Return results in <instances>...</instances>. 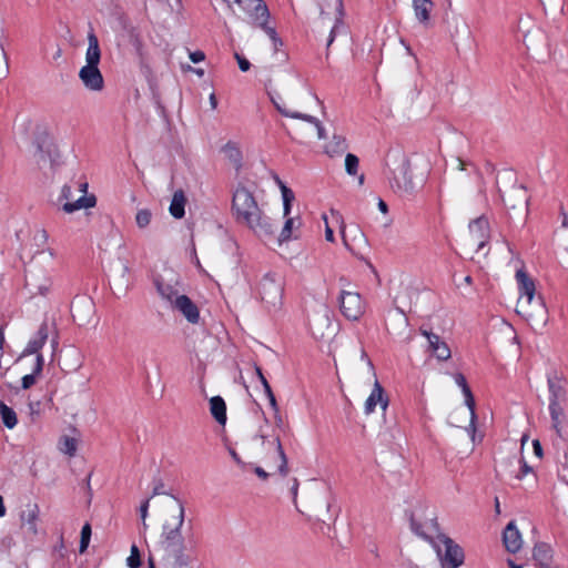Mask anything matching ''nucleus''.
Returning a JSON list of instances; mask_svg holds the SVG:
<instances>
[{
	"instance_id": "nucleus-47",
	"label": "nucleus",
	"mask_w": 568,
	"mask_h": 568,
	"mask_svg": "<svg viewBox=\"0 0 568 568\" xmlns=\"http://www.w3.org/2000/svg\"><path fill=\"white\" fill-rule=\"evenodd\" d=\"M272 102L274 104V106L276 108V110L284 116H287V118H293L292 114H296L297 112H292L290 111L288 109L284 108L283 105L280 104V102H277L274 98H272Z\"/></svg>"
},
{
	"instance_id": "nucleus-7",
	"label": "nucleus",
	"mask_w": 568,
	"mask_h": 568,
	"mask_svg": "<svg viewBox=\"0 0 568 568\" xmlns=\"http://www.w3.org/2000/svg\"><path fill=\"white\" fill-rule=\"evenodd\" d=\"M72 199V191L70 185H64L61 190V194L59 196V202L65 201L62 205V210L65 213H73L77 210L80 209H89L93 207L97 203V199L94 195H82L77 201L71 202Z\"/></svg>"
},
{
	"instance_id": "nucleus-35",
	"label": "nucleus",
	"mask_w": 568,
	"mask_h": 568,
	"mask_svg": "<svg viewBox=\"0 0 568 568\" xmlns=\"http://www.w3.org/2000/svg\"><path fill=\"white\" fill-rule=\"evenodd\" d=\"M273 443L275 444L276 446V450H277V454H278V457L281 459V464L278 466V473L285 477L287 474H288V466H287V457L284 453V449L282 447V444H281V440L278 437H275Z\"/></svg>"
},
{
	"instance_id": "nucleus-33",
	"label": "nucleus",
	"mask_w": 568,
	"mask_h": 568,
	"mask_svg": "<svg viewBox=\"0 0 568 568\" xmlns=\"http://www.w3.org/2000/svg\"><path fill=\"white\" fill-rule=\"evenodd\" d=\"M347 149L346 139L334 134L332 141L326 145V153L329 155L339 154Z\"/></svg>"
},
{
	"instance_id": "nucleus-57",
	"label": "nucleus",
	"mask_w": 568,
	"mask_h": 568,
	"mask_svg": "<svg viewBox=\"0 0 568 568\" xmlns=\"http://www.w3.org/2000/svg\"><path fill=\"white\" fill-rule=\"evenodd\" d=\"M210 104L213 110L216 109V106H217V99L214 93H211V95H210Z\"/></svg>"
},
{
	"instance_id": "nucleus-31",
	"label": "nucleus",
	"mask_w": 568,
	"mask_h": 568,
	"mask_svg": "<svg viewBox=\"0 0 568 568\" xmlns=\"http://www.w3.org/2000/svg\"><path fill=\"white\" fill-rule=\"evenodd\" d=\"M278 184L283 199V215L284 217H287L291 214L292 203L295 200V194L282 181H278Z\"/></svg>"
},
{
	"instance_id": "nucleus-32",
	"label": "nucleus",
	"mask_w": 568,
	"mask_h": 568,
	"mask_svg": "<svg viewBox=\"0 0 568 568\" xmlns=\"http://www.w3.org/2000/svg\"><path fill=\"white\" fill-rule=\"evenodd\" d=\"M223 152L225 153L226 158L234 164L235 168L239 169L241 166L242 153L235 143L227 142L223 148Z\"/></svg>"
},
{
	"instance_id": "nucleus-23",
	"label": "nucleus",
	"mask_w": 568,
	"mask_h": 568,
	"mask_svg": "<svg viewBox=\"0 0 568 568\" xmlns=\"http://www.w3.org/2000/svg\"><path fill=\"white\" fill-rule=\"evenodd\" d=\"M186 196L183 190H176L169 207L171 215L174 219H182L185 214Z\"/></svg>"
},
{
	"instance_id": "nucleus-61",
	"label": "nucleus",
	"mask_w": 568,
	"mask_h": 568,
	"mask_svg": "<svg viewBox=\"0 0 568 568\" xmlns=\"http://www.w3.org/2000/svg\"><path fill=\"white\" fill-rule=\"evenodd\" d=\"M6 515V507L3 504V498L0 496V517H3Z\"/></svg>"
},
{
	"instance_id": "nucleus-49",
	"label": "nucleus",
	"mask_w": 568,
	"mask_h": 568,
	"mask_svg": "<svg viewBox=\"0 0 568 568\" xmlns=\"http://www.w3.org/2000/svg\"><path fill=\"white\" fill-rule=\"evenodd\" d=\"M43 365H44L43 356L41 354H38L32 374H34L36 376L40 375L43 369Z\"/></svg>"
},
{
	"instance_id": "nucleus-5",
	"label": "nucleus",
	"mask_w": 568,
	"mask_h": 568,
	"mask_svg": "<svg viewBox=\"0 0 568 568\" xmlns=\"http://www.w3.org/2000/svg\"><path fill=\"white\" fill-rule=\"evenodd\" d=\"M339 308L347 320L357 321L365 312V304L358 293L342 291L339 295Z\"/></svg>"
},
{
	"instance_id": "nucleus-64",
	"label": "nucleus",
	"mask_w": 568,
	"mask_h": 568,
	"mask_svg": "<svg viewBox=\"0 0 568 568\" xmlns=\"http://www.w3.org/2000/svg\"><path fill=\"white\" fill-rule=\"evenodd\" d=\"M148 568H155L154 560L151 557L148 560Z\"/></svg>"
},
{
	"instance_id": "nucleus-27",
	"label": "nucleus",
	"mask_w": 568,
	"mask_h": 568,
	"mask_svg": "<svg viewBox=\"0 0 568 568\" xmlns=\"http://www.w3.org/2000/svg\"><path fill=\"white\" fill-rule=\"evenodd\" d=\"M39 516V507L37 504H29L27 510L21 514V521L30 531L37 534V520Z\"/></svg>"
},
{
	"instance_id": "nucleus-36",
	"label": "nucleus",
	"mask_w": 568,
	"mask_h": 568,
	"mask_svg": "<svg viewBox=\"0 0 568 568\" xmlns=\"http://www.w3.org/2000/svg\"><path fill=\"white\" fill-rule=\"evenodd\" d=\"M60 450L69 456H73L77 452V440L69 436L60 439Z\"/></svg>"
},
{
	"instance_id": "nucleus-14",
	"label": "nucleus",
	"mask_w": 568,
	"mask_h": 568,
	"mask_svg": "<svg viewBox=\"0 0 568 568\" xmlns=\"http://www.w3.org/2000/svg\"><path fill=\"white\" fill-rule=\"evenodd\" d=\"M174 310H178L182 315L192 324L199 323L200 311L195 303L186 295L176 296L172 304Z\"/></svg>"
},
{
	"instance_id": "nucleus-24",
	"label": "nucleus",
	"mask_w": 568,
	"mask_h": 568,
	"mask_svg": "<svg viewBox=\"0 0 568 568\" xmlns=\"http://www.w3.org/2000/svg\"><path fill=\"white\" fill-rule=\"evenodd\" d=\"M210 412L220 425L226 423V404L221 396H214L210 399Z\"/></svg>"
},
{
	"instance_id": "nucleus-28",
	"label": "nucleus",
	"mask_w": 568,
	"mask_h": 568,
	"mask_svg": "<svg viewBox=\"0 0 568 568\" xmlns=\"http://www.w3.org/2000/svg\"><path fill=\"white\" fill-rule=\"evenodd\" d=\"M552 549L546 542H538L534 547L532 557L539 562L540 568L548 566V561L551 559Z\"/></svg>"
},
{
	"instance_id": "nucleus-1",
	"label": "nucleus",
	"mask_w": 568,
	"mask_h": 568,
	"mask_svg": "<svg viewBox=\"0 0 568 568\" xmlns=\"http://www.w3.org/2000/svg\"><path fill=\"white\" fill-rule=\"evenodd\" d=\"M232 213L237 223L248 226L260 237L275 233L276 226L260 209L253 193L245 186H237L233 192Z\"/></svg>"
},
{
	"instance_id": "nucleus-8",
	"label": "nucleus",
	"mask_w": 568,
	"mask_h": 568,
	"mask_svg": "<svg viewBox=\"0 0 568 568\" xmlns=\"http://www.w3.org/2000/svg\"><path fill=\"white\" fill-rule=\"evenodd\" d=\"M454 379H455V383L462 388L463 395L465 397V405L468 407V409L470 412V424H469V427L467 428V430L470 433L471 439L475 440V434H476L475 423L477 419V415L475 412L476 404H475L474 395L471 393L470 387L467 384V381H466V377L464 376V374L456 373L454 375Z\"/></svg>"
},
{
	"instance_id": "nucleus-50",
	"label": "nucleus",
	"mask_w": 568,
	"mask_h": 568,
	"mask_svg": "<svg viewBox=\"0 0 568 568\" xmlns=\"http://www.w3.org/2000/svg\"><path fill=\"white\" fill-rule=\"evenodd\" d=\"M190 59L193 63H199L205 59V54L203 51L196 50L190 53Z\"/></svg>"
},
{
	"instance_id": "nucleus-4",
	"label": "nucleus",
	"mask_w": 568,
	"mask_h": 568,
	"mask_svg": "<svg viewBox=\"0 0 568 568\" xmlns=\"http://www.w3.org/2000/svg\"><path fill=\"white\" fill-rule=\"evenodd\" d=\"M444 545L445 551L437 547V555L440 559L443 568H458L464 564L465 555L463 548L457 545L452 538L442 535L439 537Z\"/></svg>"
},
{
	"instance_id": "nucleus-58",
	"label": "nucleus",
	"mask_w": 568,
	"mask_h": 568,
	"mask_svg": "<svg viewBox=\"0 0 568 568\" xmlns=\"http://www.w3.org/2000/svg\"><path fill=\"white\" fill-rule=\"evenodd\" d=\"M297 489H298V481H297L296 478H294L293 479V486L291 488V491H292L294 497L297 495Z\"/></svg>"
},
{
	"instance_id": "nucleus-41",
	"label": "nucleus",
	"mask_w": 568,
	"mask_h": 568,
	"mask_svg": "<svg viewBox=\"0 0 568 568\" xmlns=\"http://www.w3.org/2000/svg\"><path fill=\"white\" fill-rule=\"evenodd\" d=\"M536 313L532 314V313H528L527 312V315L529 317H537L539 321H541L542 323H545L547 321V310L545 307V304L542 302V298L540 296H538L536 298Z\"/></svg>"
},
{
	"instance_id": "nucleus-20",
	"label": "nucleus",
	"mask_w": 568,
	"mask_h": 568,
	"mask_svg": "<svg viewBox=\"0 0 568 568\" xmlns=\"http://www.w3.org/2000/svg\"><path fill=\"white\" fill-rule=\"evenodd\" d=\"M101 60V50L99 45V39L95 36L93 29L88 33V49L85 52L87 64L99 65Z\"/></svg>"
},
{
	"instance_id": "nucleus-54",
	"label": "nucleus",
	"mask_w": 568,
	"mask_h": 568,
	"mask_svg": "<svg viewBox=\"0 0 568 568\" xmlns=\"http://www.w3.org/2000/svg\"><path fill=\"white\" fill-rule=\"evenodd\" d=\"M534 453L538 457H542V447L538 439L532 440Z\"/></svg>"
},
{
	"instance_id": "nucleus-17",
	"label": "nucleus",
	"mask_w": 568,
	"mask_h": 568,
	"mask_svg": "<svg viewBox=\"0 0 568 568\" xmlns=\"http://www.w3.org/2000/svg\"><path fill=\"white\" fill-rule=\"evenodd\" d=\"M547 384L549 403H565L567 394L561 378L557 374L548 375Z\"/></svg>"
},
{
	"instance_id": "nucleus-30",
	"label": "nucleus",
	"mask_w": 568,
	"mask_h": 568,
	"mask_svg": "<svg viewBox=\"0 0 568 568\" xmlns=\"http://www.w3.org/2000/svg\"><path fill=\"white\" fill-rule=\"evenodd\" d=\"M0 416H1L3 425L9 429H12L18 423L16 412L1 400H0Z\"/></svg>"
},
{
	"instance_id": "nucleus-44",
	"label": "nucleus",
	"mask_w": 568,
	"mask_h": 568,
	"mask_svg": "<svg viewBox=\"0 0 568 568\" xmlns=\"http://www.w3.org/2000/svg\"><path fill=\"white\" fill-rule=\"evenodd\" d=\"M519 463H520L521 467H520V470L516 474V476H515V477H516L517 479H519V480H520V479H523L527 474L532 473V467H530V466L526 463V460L524 459V457H521V458L519 459Z\"/></svg>"
},
{
	"instance_id": "nucleus-19",
	"label": "nucleus",
	"mask_w": 568,
	"mask_h": 568,
	"mask_svg": "<svg viewBox=\"0 0 568 568\" xmlns=\"http://www.w3.org/2000/svg\"><path fill=\"white\" fill-rule=\"evenodd\" d=\"M488 229L489 223L485 216H479L469 223V231L478 241V250L485 245V239L487 237Z\"/></svg>"
},
{
	"instance_id": "nucleus-3",
	"label": "nucleus",
	"mask_w": 568,
	"mask_h": 568,
	"mask_svg": "<svg viewBox=\"0 0 568 568\" xmlns=\"http://www.w3.org/2000/svg\"><path fill=\"white\" fill-rule=\"evenodd\" d=\"M283 291L282 277L274 272L264 274L258 283L261 300L272 306L281 304Z\"/></svg>"
},
{
	"instance_id": "nucleus-34",
	"label": "nucleus",
	"mask_w": 568,
	"mask_h": 568,
	"mask_svg": "<svg viewBox=\"0 0 568 568\" xmlns=\"http://www.w3.org/2000/svg\"><path fill=\"white\" fill-rule=\"evenodd\" d=\"M292 115H293V119H300V120H303V121H306V122L313 124L317 130V136L320 140L326 139L325 128L322 125L321 121L317 118L310 115V114H305V113H296V114H292Z\"/></svg>"
},
{
	"instance_id": "nucleus-60",
	"label": "nucleus",
	"mask_w": 568,
	"mask_h": 568,
	"mask_svg": "<svg viewBox=\"0 0 568 568\" xmlns=\"http://www.w3.org/2000/svg\"><path fill=\"white\" fill-rule=\"evenodd\" d=\"M3 344H4V332H3V327H0V352H2Z\"/></svg>"
},
{
	"instance_id": "nucleus-42",
	"label": "nucleus",
	"mask_w": 568,
	"mask_h": 568,
	"mask_svg": "<svg viewBox=\"0 0 568 568\" xmlns=\"http://www.w3.org/2000/svg\"><path fill=\"white\" fill-rule=\"evenodd\" d=\"M126 565L130 568H139L141 566V555L135 544L131 546V554L126 559Z\"/></svg>"
},
{
	"instance_id": "nucleus-6",
	"label": "nucleus",
	"mask_w": 568,
	"mask_h": 568,
	"mask_svg": "<svg viewBox=\"0 0 568 568\" xmlns=\"http://www.w3.org/2000/svg\"><path fill=\"white\" fill-rule=\"evenodd\" d=\"M119 23L122 30L120 38L132 45L136 54L141 55L143 49V40L138 27H135L125 14H121L119 17Z\"/></svg>"
},
{
	"instance_id": "nucleus-39",
	"label": "nucleus",
	"mask_w": 568,
	"mask_h": 568,
	"mask_svg": "<svg viewBox=\"0 0 568 568\" xmlns=\"http://www.w3.org/2000/svg\"><path fill=\"white\" fill-rule=\"evenodd\" d=\"M90 539H91V526H90V524L87 523L83 525V527L81 529V539H80V547H79L80 554H83L88 549Z\"/></svg>"
},
{
	"instance_id": "nucleus-48",
	"label": "nucleus",
	"mask_w": 568,
	"mask_h": 568,
	"mask_svg": "<svg viewBox=\"0 0 568 568\" xmlns=\"http://www.w3.org/2000/svg\"><path fill=\"white\" fill-rule=\"evenodd\" d=\"M150 497L142 501L140 506V516L143 521L144 527L145 525V518L148 517V510H149V504H150Z\"/></svg>"
},
{
	"instance_id": "nucleus-29",
	"label": "nucleus",
	"mask_w": 568,
	"mask_h": 568,
	"mask_svg": "<svg viewBox=\"0 0 568 568\" xmlns=\"http://www.w3.org/2000/svg\"><path fill=\"white\" fill-rule=\"evenodd\" d=\"M37 153L40 160L44 161L47 156L50 158V143L49 136L45 132L40 133L33 141Z\"/></svg>"
},
{
	"instance_id": "nucleus-26",
	"label": "nucleus",
	"mask_w": 568,
	"mask_h": 568,
	"mask_svg": "<svg viewBox=\"0 0 568 568\" xmlns=\"http://www.w3.org/2000/svg\"><path fill=\"white\" fill-rule=\"evenodd\" d=\"M564 403H549V414L551 418V426L558 436H561V425L565 420Z\"/></svg>"
},
{
	"instance_id": "nucleus-2",
	"label": "nucleus",
	"mask_w": 568,
	"mask_h": 568,
	"mask_svg": "<svg viewBox=\"0 0 568 568\" xmlns=\"http://www.w3.org/2000/svg\"><path fill=\"white\" fill-rule=\"evenodd\" d=\"M173 498L178 503L179 514H178V516H175L173 518L172 523L166 521L163 525L162 534H161V544H162V547L164 550L175 547V546H180L184 542V539H183V536L181 532V528L183 526L184 515H185L184 505L179 498H176V497H173Z\"/></svg>"
},
{
	"instance_id": "nucleus-55",
	"label": "nucleus",
	"mask_w": 568,
	"mask_h": 568,
	"mask_svg": "<svg viewBox=\"0 0 568 568\" xmlns=\"http://www.w3.org/2000/svg\"><path fill=\"white\" fill-rule=\"evenodd\" d=\"M254 473L263 480L268 478V473H266L262 467H255Z\"/></svg>"
},
{
	"instance_id": "nucleus-63",
	"label": "nucleus",
	"mask_w": 568,
	"mask_h": 568,
	"mask_svg": "<svg viewBox=\"0 0 568 568\" xmlns=\"http://www.w3.org/2000/svg\"><path fill=\"white\" fill-rule=\"evenodd\" d=\"M87 190H88V183L87 182H80L79 183V191L83 192V193H87Z\"/></svg>"
},
{
	"instance_id": "nucleus-53",
	"label": "nucleus",
	"mask_w": 568,
	"mask_h": 568,
	"mask_svg": "<svg viewBox=\"0 0 568 568\" xmlns=\"http://www.w3.org/2000/svg\"><path fill=\"white\" fill-rule=\"evenodd\" d=\"M229 453L231 455V457L233 458V460L241 467H244L245 466V463L241 459V457L239 456V454L236 453L235 449L233 448H229Z\"/></svg>"
},
{
	"instance_id": "nucleus-51",
	"label": "nucleus",
	"mask_w": 568,
	"mask_h": 568,
	"mask_svg": "<svg viewBox=\"0 0 568 568\" xmlns=\"http://www.w3.org/2000/svg\"><path fill=\"white\" fill-rule=\"evenodd\" d=\"M324 221H325V224H326V227H325V239L326 241L328 242H334L335 239H334V232L333 230L329 227L328 223H327V217L326 215L323 216Z\"/></svg>"
},
{
	"instance_id": "nucleus-52",
	"label": "nucleus",
	"mask_w": 568,
	"mask_h": 568,
	"mask_svg": "<svg viewBox=\"0 0 568 568\" xmlns=\"http://www.w3.org/2000/svg\"><path fill=\"white\" fill-rule=\"evenodd\" d=\"M339 28L338 21L332 27L328 39H327V48L334 42L336 32Z\"/></svg>"
},
{
	"instance_id": "nucleus-21",
	"label": "nucleus",
	"mask_w": 568,
	"mask_h": 568,
	"mask_svg": "<svg viewBox=\"0 0 568 568\" xmlns=\"http://www.w3.org/2000/svg\"><path fill=\"white\" fill-rule=\"evenodd\" d=\"M166 555L172 558L173 568H185L191 562V557L185 554L184 542L165 550Z\"/></svg>"
},
{
	"instance_id": "nucleus-22",
	"label": "nucleus",
	"mask_w": 568,
	"mask_h": 568,
	"mask_svg": "<svg viewBox=\"0 0 568 568\" xmlns=\"http://www.w3.org/2000/svg\"><path fill=\"white\" fill-rule=\"evenodd\" d=\"M154 285L156 287L158 293L160 296L170 302L171 305L174 303V300L176 296H181L179 294V290L175 287V285L164 282L162 276H156L154 278Z\"/></svg>"
},
{
	"instance_id": "nucleus-25",
	"label": "nucleus",
	"mask_w": 568,
	"mask_h": 568,
	"mask_svg": "<svg viewBox=\"0 0 568 568\" xmlns=\"http://www.w3.org/2000/svg\"><path fill=\"white\" fill-rule=\"evenodd\" d=\"M415 16L420 23L426 24L430 18L434 3L430 0H412Z\"/></svg>"
},
{
	"instance_id": "nucleus-15",
	"label": "nucleus",
	"mask_w": 568,
	"mask_h": 568,
	"mask_svg": "<svg viewBox=\"0 0 568 568\" xmlns=\"http://www.w3.org/2000/svg\"><path fill=\"white\" fill-rule=\"evenodd\" d=\"M49 337L48 323L44 321L38 328V332L33 338L29 341L21 356H29L32 354H40L39 351L43 347Z\"/></svg>"
},
{
	"instance_id": "nucleus-56",
	"label": "nucleus",
	"mask_w": 568,
	"mask_h": 568,
	"mask_svg": "<svg viewBox=\"0 0 568 568\" xmlns=\"http://www.w3.org/2000/svg\"><path fill=\"white\" fill-rule=\"evenodd\" d=\"M378 209L383 213H387V211H388L387 204L382 199H379V201H378Z\"/></svg>"
},
{
	"instance_id": "nucleus-13",
	"label": "nucleus",
	"mask_w": 568,
	"mask_h": 568,
	"mask_svg": "<svg viewBox=\"0 0 568 568\" xmlns=\"http://www.w3.org/2000/svg\"><path fill=\"white\" fill-rule=\"evenodd\" d=\"M381 405L382 409L385 412L389 405V398L385 394L383 386L379 384L377 379H375L374 387L365 402V414L369 415L375 412L377 405Z\"/></svg>"
},
{
	"instance_id": "nucleus-11",
	"label": "nucleus",
	"mask_w": 568,
	"mask_h": 568,
	"mask_svg": "<svg viewBox=\"0 0 568 568\" xmlns=\"http://www.w3.org/2000/svg\"><path fill=\"white\" fill-rule=\"evenodd\" d=\"M503 201L508 209L527 211L529 196L524 185H514L503 197Z\"/></svg>"
},
{
	"instance_id": "nucleus-10",
	"label": "nucleus",
	"mask_w": 568,
	"mask_h": 568,
	"mask_svg": "<svg viewBox=\"0 0 568 568\" xmlns=\"http://www.w3.org/2000/svg\"><path fill=\"white\" fill-rule=\"evenodd\" d=\"M516 280H517L518 288H519L518 304L521 307L524 306V303L531 304L535 300V292H536L534 281L523 270H518L516 272Z\"/></svg>"
},
{
	"instance_id": "nucleus-9",
	"label": "nucleus",
	"mask_w": 568,
	"mask_h": 568,
	"mask_svg": "<svg viewBox=\"0 0 568 568\" xmlns=\"http://www.w3.org/2000/svg\"><path fill=\"white\" fill-rule=\"evenodd\" d=\"M79 78L83 85L91 91H101L104 87V80L99 65L85 64L80 69Z\"/></svg>"
},
{
	"instance_id": "nucleus-18",
	"label": "nucleus",
	"mask_w": 568,
	"mask_h": 568,
	"mask_svg": "<svg viewBox=\"0 0 568 568\" xmlns=\"http://www.w3.org/2000/svg\"><path fill=\"white\" fill-rule=\"evenodd\" d=\"M409 523L412 531L425 540L430 541L432 537L429 532L438 530V524L435 518H432L428 523L422 524L415 518L414 514H410Z\"/></svg>"
},
{
	"instance_id": "nucleus-12",
	"label": "nucleus",
	"mask_w": 568,
	"mask_h": 568,
	"mask_svg": "<svg viewBox=\"0 0 568 568\" xmlns=\"http://www.w3.org/2000/svg\"><path fill=\"white\" fill-rule=\"evenodd\" d=\"M420 333L427 338L428 347L437 359L447 361L450 358V348L439 335L424 328H420Z\"/></svg>"
},
{
	"instance_id": "nucleus-45",
	"label": "nucleus",
	"mask_w": 568,
	"mask_h": 568,
	"mask_svg": "<svg viewBox=\"0 0 568 568\" xmlns=\"http://www.w3.org/2000/svg\"><path fill=\"white\" fill-rule=\"evenodd\" d=\"M37 376L34 374L24 375L21 379V386L23 389H29L36 384Z\"/></svg>"
},
{
	"instance_id": "nucleus-40",
	"label": "nucleus",
	"mask_w": 568,
	"mask_h": 568,
	"mask_svg": "<svg viewBox=\"0 0 568 568\" xmlns=\"http://www.w3.org/2000/svg\"><path fill=\"white\" fill-rule=\"evenodd\" d=\"M293 226H294V219L290 217V215H288L286 217V221H285V223H284V225L282 227V231L280 233V236H278V241L281 243L291 240Z\"/></svg>"
},
{
	"instance_id": "nucleus-43",
	"label": "nucleus",
	"mask_w": 568,
	"mask_h": 568,
	"mask_svg": "<svg viewBox=\"0 0 568 568\" xmlns=\"http://www.w3.org/2000/svg\"><path fill=\"white\" fill-rule=\"evenodd\" d=\"M163 494H166V491L164 490V484H163L162 479L161 478H154L153 479L152 495H151L150 498H153L154 496L163 495Z\"/></svg>"
},
{
	"instance_id": "nucleus-62",
	"label": "nucleus",
	"mask_w": 568,
	"mask_h": 568,
	"mask_svg": "<svg viewBox=\"0 0 568 568\" xmlns=\"http://www.w3.org/2000/svg\"><path fill=\"white\" fill-rule=\"evenodd\" d=\"M268 400H270V405L272 406V408H273L274 410H277V403H276V398H275V396H271V397L268 398Z\"/></svg>"
},
{
	"instance_id": "nucleus-46",
	"label": "nucleus",
	"mask_w": 568,
	"mask_h": 568,
	"mask_svg": "<svg viewBox=\"0 0 568 568\" xmlns=\"http://www.w3.org/2000/svg\"><path fill=\"white\" fill-rule=\"evenodd\" d=\"M234 57H235V59H236V61H237V63H239V68H240V70H241L242 72H246V71H248V70H250V68H251V63H250V61H248L246 58L242 57V55H241V54H239V53H235V55H234Z\"/></svg>"
},
{
	"instance_id": "nucleus-38",
	"label": "nucleus",
	"mask_w": 568,
	"mask_h": 568,
	"mask_svg": "<svg viewBox=\"0 0 568 568\" xmlns=\"http://www.w3.org/2000/svg\"><path fill=\"white\" fill-rule=\"evenodd\" d=\"M152 220V213L149 209H142L136 212L135 222L139 229H145Z\"/></svg>"
},
{
	"instance_id": "nucleus-37",
	"label": "nucleus",
	"mask_w": 568,
	"mask_h": 568,
	"mask_svg": "<svg viewBox=\"0 0 568 568\" xmlns=\"http://www.w3.org/2000/svg\"><path fill=\"white\" fill-rule=\"evenodd\" d=\"M359 160L353 153H347L345 156V170L349 175H356L358 172Z\"/></svg>"
},
{
	"instance_id": "nucleus-16",
	"label": "nucleus",
	"mask_w": 568,
	"mask_h": 568,
	"mask_svg": "<svg viewBox=\"0 0 568 568\" xmlns=\"http://www.w3.org/2000/svg\"><path fill=\"white\" fill-rule=\"evenodd\" d=\"M503 541L506 549L511 554L519 551L521 548V535L514 521L508 523V525L505 527L503 532Z\"/></svg>"
},
{
	"instance_id": "nucleus-59",
	"label": "nucleus",
	"mask_w": 568,
	"mask_h": 568,
	"mask_svg": "<svg viewBox=\"0 0 568 568\" xmlns=\"http://www.w3.org/2000/svg\"><path fill=\"white\" fill-rule=\"evenodd\" d=\"M254 371L256 373V376L258 377L260 382L262 381V377H265L263 372H262V368L257 365L254 366Z\"/></svg>"
}]
</instances>
